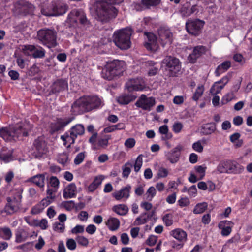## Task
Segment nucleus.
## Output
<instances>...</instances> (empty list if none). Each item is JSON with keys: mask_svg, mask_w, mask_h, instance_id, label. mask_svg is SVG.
I'll return each mask as SVG.
<instances>
[{"mask_svg": "<svg viewBox=\"0 0 252 252\" xmlns=\"http://www.w3.org/2000/svg\"><path fill=\"white\" fill-rule=\"evenodd\" d=\"M32 126L27 122H21L17 125L0 129V136L6 141H15L21 137L27 136L32 129Z\"/></svg>", "mask_w": 252, "mask_h": 252, "instance_id": "nucleus-1", "label": "nucleus"}, {"mask_svg": "<svg viewBox=\"0 0 252 252\" xmlns=\"http://www.w3.org/2000/svg\"><path fill=\"white\" fill-rule=\"evenodd\" d=\"M124 0H95L96 12L102 21L115 18L118 12L113 4H119Z\"/></svg>", "mask_w": 252, "mask_h": 252, "instance_id": "nucleus-2", "label": "nucleus"}, {"mask_svg": "<svg viewBox=\"0 0 252 252\" xmlns=\"http://www.w3.org/2000/svg\"><path fill=\"white\" fill-rule=\"evenodd\" d=\"M132 30L126 28L116 31L113 35V41L115 45L122 50H126L131 46L130 36Z\"/></svg>", "mask_w": 252, "mask_h": 252, "instance_id": "nucleus-3", "label": "nucleus"}, {"mask_svg": "<svg viewBox=\"0 0 252 252\" xmlns=\"http://www.w3.org/2000/svg\"><path fill=\"white\" fill-rule=\"evenodd\" d=\"M244 170L243 166L231 160L222 161L217 167V171L220 173L239 174Z\"/></svg>", "mask_w": 252, "mask_h": 252, "instance_id": "nucleus-4", "label": "nucleus"}, {"mask_svg": "<svg viewBox=\"0 0 252 252\" xmlns=\"http://www.w3.org/2000/svg\"><path fill=\"white\" fill-rule=\"evenodd\" d=\"M21 190H19L17 196L8 197L7 203L4 208L1 210V214H5L7 215H11L19 211L21 208V199L22 195H21Z\"/></svg>", "mask_w": 252, "mask_h": 252, "instance_id": "nucleus-5", "label": "nucleus"}, {"mask_svg": "<svg viewBox=\"0 0 252 252\" xmlns=\"http://www.w3.org/2000/svg\"><path fill=\"white\" fill-rule=\"evenodd\" d=\"M37 37L44 45L49 48L57 45V32L54 30L41 29L38 32Z\"/></svg>", "mask_w": 252, "mask_h": 252, "instance_id": "nucleus-6", "label": "nucleus"}, {"mask_svg": "<svg viewBox=\"0 0 252 252\" xmlns=\"http://www.w3.org/2000/svg\"><path fill=\"white\" fill-rule=\"evenodd\" d=\"M67 9L66 5L53 1L49 7L43 6L41 13L47 16H59L64 14Z\"/></svg>", "mask_w": 252, "mask_h": 252, "instance_id": "nucleus-7", "label": "nucleus"}, {"mask_svg": "<svg viewBox=\"0 0 252 252\" xmlns=\"http://www.w3.org/2000/svg\"><path fill=\"white\" fill-rule=\"evenodd\" d=\"M163 63L167 67L165 74L169 77L176 76L181 70V63L179 59L175 57L167 56L163 60Z\"/></svg>", "mask_w": 252, "mask_h": 252, "instance_id": "nucleus-8", "label": "nucleus"}, {"mask_svg": "<svg viewBox=\"0 0 252 252\" xmlns=\"http://www.w3.org/2000/svg\"><path fill=\"white\" fill-rule=\"evenodd\" d=\"M78 21L84 25L89 24V21L87 19L84 12L82 10L74 9L68 14L67 22L75 27L77 25Z\"/></svg>", "mask_w": 252, "mask_h": 252, "instance_id": "nucleus-9", "label": "nucleus"}, {"mask_svg": "<svg viewBox=\"0 0 252 252\" xmlns=\"http://www.w3.org/2000/svg\"><path fill=\"white\" fill-rule=\"evenodd\" d=\"M204 22L199 19H188L186 23V29L189 34L196 36L201 32Z\"/></svg>", "mask_w": 252, "mask_h": 252, "instance_id": "nucleus-10", "label": "nucleus"}, {"mask_svg": "<svg viewBox=\"0 0 252 252\" xmlns=\"http://www.w3.org/2000/svg\"><path fill=\"white\" fill-rule=\"evenodd\" d=\"M33 156L37 158H41L48 152V147L43 138L39 137L33 143Z\"/></svg>", "mask_w": 252, "mask_h": 252, "instance_id": "nucleus-11", "label": "nucleus"}, {"mask_svg": "<svg viewBox=\"0 0 252 252\" xmlns=\"http://www.w3.org/2000/svg\"><path fill=\"white\" fill-rule=\"evenodd\" d=\"M23 51L25 55H32L34 58H42L45 57V50L41 46L32 45H25Z\"/></svg>", "mask_w": 252, "mask_h": 252, "instance_id": "nucleus-12", "label": "nucleus"}, {"mask_svg": "<svg viewBox=\"0 0 252 252\" xmlns=\"http://www.w3.org/2000/svg\"><path fill=\"white\" fill-rule=\"evenodd\" d=\"M158 40L162 47L169 45L173 40V34L170 30L165 28H160L158 30Z\"/></svg>", "mask_w": 252, "mask_h": 252, "instance_id": "nucleus-13", "label": "nucleus"}, {"mask_svg": "<svg viewBox=\"0 0 252 252\" xmlns=\"http://www.w3.org/2000/svg\"><path fill=\"white\" fill-rule=\"evenodd\" d=\"M155 104V98L152 97H148L145 94H142L135 103V105L144 110L150 111Z\"/></svg>", "mask_w": 252, "mask_h": 252, "instance_id": "nucleus-14", "label": "nucleus"}, {"mask_svg": "<svg viewBox=\"0 0 252 252\" xmlns=\"http://www.w3.org/2000/svg\"><path fill=\"white\" fill-rule=\"evenodd\" d=\"M82 97L87 112L95 109L101 105V100L96 96H84Z\"/></svg>", "mask_w": 252, "mask_h": 252, "instance_id": "nucleus-15", "label": "nucleus"}, {"mask_svg": "<svg viewBox=\"0 0 252 252\" xmlns=\"http://www.w3.org/2000/svg\"><path fill=\"white\" fill-rule=\"evenodd\" d=\"M126 87L129 91H143L146 88L144 80L141 78L130 79L126 83Z\"/></svg>", "mask_w": 252, "mask_h": 252, "instance_id": "nucleus-16", "label": "nucleus"}, {"mask_svg": "<svg viewBox=\"0 0 252 252\" xmlns=\"http://www.w3.org/2000/svg\"><path fill=\"white\" fill-rule=\"evenodd\" d=\"M73 119V117L58 119L56 122L51 124L50 127L52 132H55L63 129V128L69 124Z\"/></svg>", "mask_w": 252, "mask_h": 252, "instance_id": "nucleus-17", "label": "nucleus"}, {"mask_svg": "<svg viewBox=\"0 0 252 252\" xmlns=\"http://www.w3.org/2000/svg\"><path fill=\"white\" fill-rule=\"evenodd\" d=\"M107 64L116 76L120 75L124 69L125 63L123 61L114 60Z\"/></svg>", "mask_w": 252, "mask_h": 252, "instance_id": "nucleus-18", "label": "nucleus"}, {"mask_svg": "<svg viewBox=\"0 0 252 252\" xmlns=\"http://www.w3.org/2000/svg\"><path fill=\"white\" fill-rule=\"evenodd\" d=\"M131 189V186L127 185L122 188L120 190L114 192L113 194V196L118 201L121 200H126L130 196L129 193Z\"/></svg>", "mask_w": 252, "mask_h": 252, "instance_id": "nucleus-19", "label": "nucleus"}, {"mask_svg": "<svg viewBox=\"0 0 252 252\" xmlns=\"http://www.w3.org/2000/svg\"><path fill=\"white\" fill-rule=\"evenodd\" d=\"M170 234L171 236L182 243L177 245V246L179 247V248H181L183 247V244L185 243L187 240V233L182 229L176 228L172 230L170 232Z\"/></svg>", "mask_w": 252, "mask_h": 252, "instance_id": "nucleus-20", "label": "nucleus"}, {"mask_svg": "<svg viewBox=\"0 0 252 252\" xmlns=\"http://www.w3.org/2000/svg\"><path fill=\"white\" fill-rule=\"evenodd\" d=\"M147 40L145 43V47L149 50L155 51L158 49L157 38L152 33H148L146 34Z\"/></svg>", "mask_w": 252, "mask_h": 252, "instance_id": "nucleus-21", "label": "nucleus"}, {"mask_svg": "<svg viewBox=\"0 0 252 252\" xmlns=\"http://www.w3.org/2000/svg\"><path fill=\"white\" fill-rule=\"evenodd\" d=\"M77 195V187L75 183H71L64 189L63 195L64 199L75 197Z\"/></svg>", "mask_w": 252, "mask_h": 252, "instance_id": "nucleus-22", "label": "nucleus"}, {"mask_svg": "<svg viewBox=\"0 0 252 252\" xmlns=\"http://www.w3.org/2000/svg\"><path fill=\"white\" fill-rule=\"evenodd\" d=\"M71 112L75 115L87 112L82 97L76 100L73 103L71 106Z\"/></svg>", "mask_w": 252, "mask_h": 252, "instance_id": "nucleus-23", "label": "nucleus"}, {"mask_svg": "<svg viewBox=\"0 0 252 252\" xmlns=\"http://www.w3.org/2000/svg\"><path fill=\"white\" fill-rule=\"evenodd\" d=\"M68 87L66 81L60 79L55 82L51 87L50 93L57 94L66 89Z\"/></svg>", "mask_w": 252, "mask_h": 252, "instance_id": "nucleus-24", "label": "nucleus"}, {"mask_svg": "<svg viewBox=\"0 0 252 252\" xmlns=\"http://www.w3.org/2000/svg\"><path fill=\"white\" fill-rule=\"evenodd\" d=\"M15 242L20 243L25 241L29 237L28 229L18 228L15 231Z\"/></svg>", "mask_w": 252, "mask_h": 252, "instance_id": "nucleus-25", "label": "nucleus"}, {"mask_svg": "<svg viewBox=\"0 0 252 252\" xmlns=\"http://www.w3.org/2000/svg\"><path fill=\"white\" fill-rule=\"evenodd\" d=\"M50 204L51 202L44 198L32 208L31 213L33 215L38 214L42 212Z\"/></svg>", "mask_w": 252, "mask_h": 252, "instance_id": "nucleus-26", "label": "nucleus"}, {"mask_svg": "<svg viewBox=\"0 0 252 252\" xmlns=\"http://www.w3.org/2000/svg\"><path fill=\"white\" fill-rule=\"evenodd\" d=\"M232 224L229 220H222L219 222L218 227L221 229V234L223 236H227L230 234L232 231L231 225Z\"/></svg>", "mask_w": 252, "mask_h": 252, "instance_id": "nucleus-27", "label": "nucleus"}, {"mask_svg": "<svg viewBox=\"0 0 252 252\" xmlns=\"http://www.w3.org/2000/svg\"><path fill=\"white\" fill-rule=\"evenodd\" d=\"M205 52V47L203 46H198L195 47L192 53L188 57V60L189 62L193 63L196 59L198 58L203 53Z\"/></svg>", "mask_w": 252, "mask_h": 252, "instance_id": "nucleus-28", "label": "nucleus"}, {"mask_svg": "<svg viewBox=\"0 0 252 252\" xmlns=\"http://www.w3.org/2000/svg\"><path fill=\"white\" fill-rule=\"evenodd\" d=\"M15 7H18L21 9L20 12H23L26 14H32L34 11V7L33 5L28 2H24L21 3H17L15 5Z\"/></svg>", "mask_w": 252, "mask_h": 252, "instance_id": "nucleus-29", "label": "nucleus"}, {"mask_svg": "<svg viewBox=\"0 0 252 252\" xmlns=\"http://www.w3.org/2000/svg\"><path fill=\"white\" fill-rule=\"evenodd\" d=\"M198 11V6L196 5H194L189 7L184 5L181 10L182 15L186 17L189 16L193 14H196Z\"/></svg>", "mask_w": 252, "mask_h": 252, "instance_id": "nucleus-30", "label": "nucleus"}, {"mask_svg": "<svg viewBox=\"0 0 252 252\" xmlns=\"http://www.w3.org/2000/svg\"><path fill=\"white\" fill-rule=\"evenodd\" d=\"M61 139L63 142V145L66 146L67 148H69L72 144L74 143L76 138L73 136L71 133L68 132L62 135Z\"/></svg>", "mask_w": 252, "mask_h": 252, "instance_id": "nucleus-31", "label": "nucleus"}, {"mask_svg": "<svg viewBox=\"0 0 252 252\" xmlns=\"http://www.w3.org/2000/svg\"><path fill=\"white\" fill-rule=\"evenodd\" d=\"M231 65V62L228 61H226L222 63L218 66L215 71V74L216 76H220V74L226 71Z\"/></svg>", "mask_w": 252, "mask_h": 252, "instance_id": "nucleus-32", "label": "nucleus"}, {"mask_svg": "<svg viewBox=\"0 0 252 252\" xmlns=\"http://www.w3.org/2000/svg\"><path fill=\"white\" fill-rule=\"evenodd\" d=\"M136 96L132 94H123L117 98V102L122 105H126L133 101Z\"/></svg>", "mask_w": 252, "mask_h": 252, "instance_id": "nucleus-33", "label": "nucleus"}, {"mask_svg": "<svg viewBox=\"0 0 252 252\" xmlns=\"http://www.w3.org/2000/svg\"><path fill=\"white\" fill-rule=\"evenodd\" d=\"M84 131V126L81 124H77L70 128L69 132H70L73 136L77 138L78 136L83 134Z\"/></svg>", "mask_w": 252, "mask_h": 252, "instance_id": "nucleus-34", "label": "nucleus"}, {"mask_svg": "<svg viewBox=\"0 0 252 252\" xmlns=\"http://www.w3.org/2000/svg\"><path fill=\"white\" fill-rule=\"evenodd\" d=\"M12 236V233L10 228L7 226L0 227V237L4 240H9Z\"/></svg>", "mask_w": 252, "mask_h": 252, "instance_id": "nucleus-35", "label": "nucleus"}, {"mask_svg": "<svg viewBox=\"0 0 252 252\" xmlns=\"http://www.w3.org/2000/svg\"><path fill=\"white\" fill-rule=\"evenodd\" d=\"M104 177L102 175L97 176L94 181L88 186V190L89 192L94 191L102 183Z\"/></svg>", "mask_w": 252, "mask_h": 252, "instance_id": "nucleus-36", "label": "nucleus"}, {"mask_svg": "<svg viewBox=\"0 0 252 252\" xmlns=\"http://www.w3.org/2000/svg\"><path fill=\"white\" fill-rule=\"evenodd\" d=\"M29 180L40 188L44 186L45 176L43 174L36 175L31 178Z\"/></svg>", "mask_w": 252, "mask_h": 252, "instance_id": "nucleus-37", "label": "nucleus"}, {"mask_svg": "<svg viewBox=\"0 0 252 252\" xmlns=\"http://www.w3.org/2000/svg\"><path fill=\"white\" fill-rule=\"evenodd\" d=\"M202 129L204 135L211 134L216 130V125L214 123L205 124L202 126Z\"/></svg>", "mask_w": 252, "mask_h": 252, "instance_id": "nucleus-38", "label": "nucleus"}, {"mask_svg": "<svg viewBox=\"0 0 252 252\" xmlns=\"http://www.w3.org/2000/svg\"><path fill=\"white\" fill-rule=\"evenodd\" d=\"M106 225L111 231H115L118 229L120 226V221L115 218H110L106 222Z\"/></svg>", "mask_w": 252, "mask_h": 252, "instance_id": "nucleus-39", "label": "nucleus"}, {"mask_svg": "<svg viewBox=\"0 0 252 252\" xmlns=\"http://www.w3.org/2000/svg\"><path fill=\"white\" fill-rule=\"evenodd\" d=\"M101 75L102 78L108 80L113 79L116 76L109 68L107 64L102 68Z\"/></svg>", "mask_w": 252, "mask_h": 252, "instance_id": "nucleus-40", "label": "nucleus"}, {"mask_svg": "<svg viewBox=\"0 0 252 252\" xmlns=\"http://www.w3.org/2000/svg\"><path fill=\"white\" fill-rule=\"evenodd\" d=\"M112 210L119 215L124 216L126 215L128 211V207L125 204H119L114 206Z\"/></svg>", "mask_w": 252, "mask_h": 252, "instance_id": "nucleus-41", "label": "nucleus"}, {"mask_svg": "<svg viewBox=\"0 0 252 252\" xmlns=\"http://www.w3.org/2000/svg\"><path fill=\"white\" fill-rule=\"evenodd\" d=\"M12 154L11 150L3 151L0 153V159L5 163L9 162L13 160Z\"/></svg>", "mask_w": 252, "mask_h": 252, "instance_id": "nucleus-42", "label": "nucleus"}, {"mask_svg": "<svg viewBox=\"0 0 252 252\" xmlns=\"http://www.w3.org/2000/svg\"><path fill=\"white\" fill-rule=\"evenodd\" d=\"M157 193V191L155 187L153 186L150 187L145 194L144 195L143 198L148 201L152 200L154 197L155 196Z\"/></svg>", "mask_w": 252, "mask_h": 252, "instance_id": "nucleus-43", "label": "nucleus"}, {"mask_svg": "<svg viewBox=\"0 0 252 252\" xmlns=\"http://www.w3.org/2000/svg\"><path fill=\"white\" fill-rule=\"evenodd\" d=\"M207 206L208 204L206 202L198 203L194 207L193 212L195 214L202 213L207 209Z\"/></svg>", "mask_w": 252, "mask_h": 252, "instance_id": "nucleus-44", "label": "nucleus"}, {"mask_svg": "<svg viewBox=\"0 0 252 252\" xmlns=\"http://www.w3.org/2000/svg\"><path fill=\"white\" fill-rule=\"evenodd\" d=\"M149 216L147 213H143L136 219L134 223L135 225H137L143 224L147 222Z\"/></svg>", "mask_w": 252, "mask_h": 252, "instance_id": "nucleus-45", "label": "nucleus"}, {"mask_svg": "<svg viewBox=\"0 0 252 252\" xmlns=\"http://www.w3.org/2000/svg\"><path fill=\"white\" fill-rule=\"evenodd\" d=\"M180 154H176L172 151L166 154L167 159L171 163H175L178 162L180 158Z\"/></svg>", "mask_w": 252, "mask_h": 252, "instance_id": "nucleus-46", "label": "nucleus"}, {"mask_svg": "<svg viewBox=\"0 0 252 252\" xmlns=\"http://www.w3.org/2000/svg\"><path fill=\"white\" fill-rule=\"evenodd\" d=\"M132 167V164L129 162H127L122 167V175L124 178H127L131 172V169Z\"/></svg>", "mask_w": 252, "mask_h": 252, "instance_id": "nucleus-47", "label": "nucleus"}, {"mask_svg": "<svg viewBox=\"0 0 252 252\" xmlns=\"http://www.w3.org/2000/svg\"><path fill=\"white\" fill-rule=\"evenodd\" d=\"M224 88V85H220L217 82H215L211 87L210 93L213 95L217 94L220 92L221 90Z\"/></svg>", "mask_w": 252, "mask_h": 252, "instance_id": "nucleus-48", "label": "nucleus"}, {"mask_svg": "<svg viewBox=\"0 0 252 252\" xmlns=\"http://www.w3.org/2000/svg\"><path fill=\"white\" fill-rule=\"evenodd\" d=\"M111 138V135H106L99 139L98 145L102 148H106L108 144V140Z\"/></svg>", "mask_w": 252, "mask_h": 252, "instance_id": "nucleus-49", "label": "nucleus"}, {"mask_svg": "<svg viewBox=\"0 0 252 252\" xmlns=\"http://www.w3.org/2000/svg\"><path fill=\"white\" fill-rule=\"evenodd\" d=\"M58 161L59 163L63 165L67 164L69 161L68 155L64 153L60 154L58 156Z\"/></svg>", "mask_w": 252, "mask_h": 252, "instance_id": "nucleus-50", "label": "nucleus"}, {"mask_svg": "<svg viewBox=\"0 0 252 252\" xmlns=\"http://www.w3.org/2000/svg\"><path fill=\"white\" fill-rule=\"evenodd\" d=\"M204 90V86L202 85L197 87L193 96V99L197 101L202 95Z\"/></svg>", "mask_w": 252, "mask_h": 252, "instance_id": "nucleus-51", "label": "nucleus"}, {"mask_svg": "<svg viewBox=\"0 0 252 252\" xmlns=\"http://www.w3.org/2000/svg\"><path fill=\"white\" fill-rule=\"evenodd\" d=\"M143 156L142 155H139L136 158L134 165V171L136 172H138L141 169L143 164Z\"/></svg>", "mask_w": 252, "mask_h": 252, "instance_id": "nucleus-52", "label": "nucleus"}, {"mask_svg": "<svg viewBox=\"0 0 252 252\" xmlns=\"http://www.w3.org/2000/svg\"><path fill=\"white\" fill-rule=\"evenodd\" d=\"M206 167L202 166H196L195 167V170L197 174V176L199 180H202L205 175Z\"/></svg>", "mask_w": 252, "mask_h": 252, "instance_id": "nucleus-53", "label": "nucleus"}, {"mask_svg": "<svg viewBox=\"0 0 252 252\" xmlns=\"http://www.w3.org/2000/svg\"><path fill=\"white\" fill-rule=\"evenodd\" d=\"M235 95L234 93H228L223 96L221 100V103L222 104H225L233 99H235Z\"/></svg>", "mask_w": 252, "mask_h": 252, "instance_id": "nucleus-54", "label": "nucleus"}, {"mask_svg": "<svg viewBox=\"0 0 252 252\" xmlns=\"http://www.w3.org/2000/svg\"><path fill=\"white\" fill-rule=\"evenodd\" d=\"M53 229L55 231L59 233H63L65 229V225L64 223L55 222L53 224Z\"/></svg>", "mask_w": 252, "mask_h": 252, "instance_id": "nucleus-55", "label": "nucleus"}, {"mask_svg": "<svg viewBox=\"0 0 252 252\" xmlns=\"http://www.w3.org/2000/svg\"><path fill=\"white\" fill-rule=\"evenodd\" d=\"M85 152H80L78 153L74 159V163L76 165H79L84 160L85 157Z\"/></svg>", "mask_w": 252, "mask_h": 252, "instance_id": "nucleus-56", "label": "nucleus"}, {"mask_svg": "<svg viewBox=\"0 0 252 252\" xmlns=\"http://www.w3.org/2000/svg\"><path fill=\"white\" fill-rule=\"evenodd\" d=\"M35 224L36 226L40 227L42 229H46L48 227V221L45 219H43L40 221L38 220H34Z\"/></svg>", "mask_w": 252, "mask_h": 252, "instance_id": "nucleus-57", "label": "nucleus"}, {"mask_svg": "<svg viewBox=\"0 0 252 252\" xmlns=\"http://www.w3.org/2000/svg\"><path fill=\"white\" fill-rule=\"evenodd\" d=\"M168 171L164 167H160L157 172L158 179L166 178L168 175Z\"/></svg>", "mask_w": 252, "mask_h": 252, "instance_id": "nucleus-58", "label": "nucleus"}, {"mask_svg": "<svg viewBox=\"0 0 252 252\" xmlns=\"http://www.w3.org/2000/svg\"><path fill=\"white\" fill-rule=\"evenodd\" d=\"M76 240L79 245L84 247H87L89 244L88 239L83 236H78L76 237Z\"/></svg>", "mask_w": 252, "mask_h": 252, "instance_id": "nucleus-59", "label": "nucleus"}, {"mask_svg": "<svg viewBox=\"0 0 252 252\" xmlns=\"http://www.w3.org/2000/svg\"><path fill=\"white\" fill-rule=\"evenodd\" d=\"M136 144V140L133 138H127L124 143L125 146L128 149L133 148Z\"/></svg>", "mask_w": 252, "mask_h": 252, "instance_id": "nucleus-60", "label": "nucleus"}, {"mask_svg": "<svg viewBox=\"0 0 252 252\" xmlns=\"http://www.w3.org/2000/svg\"><path fill=\"white\" fill-rule=\"evenodd\" d=\"M163 220L166 226H170L173 224L172 215L170 214L165 215Z\"/></svg>", "mask_w": 252, "mask_h": 252, "instance_id": "nucleus-61", "label": "nucleus"}, {"mask_svg": "<svg viewBox=\"0 0 252 252\" xmlns=\"http://www.w3.org/2000/svg\"><path fill=\"white\" fill-rule=\"evenodd\" d=\"M183 127V124L179 122H175L172 126V130L175 133H180Z\"/></svg>", "mask_w": 252, "mask_h": 252, "instance_id": "nucleus-62", "label": "nucleus"}, {"mask_svg": "<svg viewBox=\"0 0 252 252\" xmlns=\"http://www.w3.org/2000/svg\"><path fill=\"white\" fill-rule=\"evenodd\" d=\"M145 184L138 185L135 189V193L137 196H141L144 192Z\"/></svg>", "mask_w": 252, "mask_h": 252, "instance_id": "nucleus-63", "label": "nucleus"}, {"mask_svg": "<svg viewBox=\"0 0 252 252\" xmlns=\"http://www.w3.org/2000/svg\"><path fill=\"white\" fill-rule=\"evenodd\" d=\"M157 237L154 235H151L145 241V244L149 246H153L156 244Z\"/></svg>", "mask_w": 252, "mask_h": 252, "instance_id": "nucleus-64", "label": "nucleus"}]
</instances>
